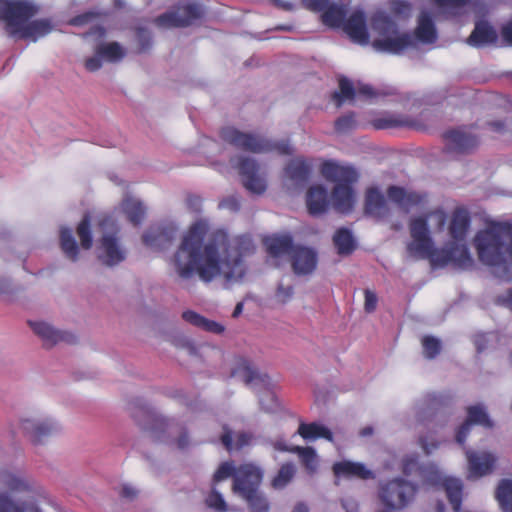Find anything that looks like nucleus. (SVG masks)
<instances>
[{
    "instance_id": "obj_61",
    "label": "nucleus",
    "mask_w": 512,
    "mask_h": 512,
    "mask_svg": "<svg viewBox=\"0 0 512 512\" xmlns=\"http://www.w3.org/2000/svg\"><path fill=\"white\" fill-rule=\"evenodd\" d=\"M291 512H309V509H308V506L305 503L299 502V503L294 505V507H293Z\"/></svg>"
},
{
    "instance_id": "obj_14",
    "label": "nucleus",
    "mask_w": 512,
    "mask_h": 512,
    "mask_svg": "<svg viewBox=\"0 0 512 512\" xmlns=\"http://www.w3.org/2000/svg\"><path fill=\"white\" fill-rule=\"evenodd\" d=\"M232 164L238 169L241 182L246 190L252 194L260 195L267 189V177L265 171L249 157L233 160Z\"/></svg>"
},
{
    "instance_id": "obj_59",
    "label": "nucleus",
    "mask_w": 512,
    "mask_h": 512,
    "mask_svg": "<svg viewBox=\"0 0 512 512\" xmlns=\"http://www.w3.org/2000/svg\"><path fill=\"white\" fill-rule=\"evenodd\" d=\"M394 10L397 14H407L410 12V7L408 4L404 2H396L394 6Z\"/></svg>"
},
{
    "instance_id": "obj_43",
    "label": "nucleus",
    "mask_w": 512,
    "mask_h": 512,
    "mask_svg": "<svg viewBox=\"0 0 512 512\" xmlns=\"http://www.w3.org/2000/svg\"><path fill=\"white\" fill-rule=\"evenodd\" d=\"M295 474V467L292 464L283 465L278 471L277 475L272 481V486L275 489L284 488L293 478Z\"/></svg>"
},
{
    "instance_id": "obj_20",
    "label": "nucleus",
    "mask_w": 512,
    "mask_h": 512,
    "mask_svg": "<svg viewBox=\"0 0 512 512\" xmlns=\"http://www.w3.org/2000/svg\"><path fill=\"white\" fill-rule=\"evenodd\" d=\"M308 175V166L304 160L297 158L286 166L284 169L282 182L285 188L293 190L302 185Z\"/></svg>"
},
{
    "instance_id": "obj_50",
    "label": "nucleus",
    "mask_w": 512,
    "mask_h": 512,
    "mask_svg": "<svg viewBox=\"0 0 512 512\" xmlns=\"http://www.w3.org/2000/svg\"><path fill=\"white\" fill-rule=\"evenodd\" d=\"M434 3L443 9H454L465 5L469 0H433Z\"/></svg>"
},
{
    "instance_id": "obj_4",
    "label": "nucleus",
    "mask_w": 512,
    "mask_h": 512,
    "mask_svg": "<svg viewBox=\"0 0 512 512\" xmlns=\"http://www.w3.org/2000/svg\"><path fill=\"white\" fill-rule=\"evenodd\" d=\"M39 11L33 0H0V22L15 39L36 42L55 29L50 18H35Z\"/></svg>"
},
{
    "instance_id": "obj_60",
    "label": "nucleus",
    "mask_w": 512,
    "mask_h": 512,
    "mask_svg": "<svg viewBox=\"0 0 512 512\" xmlns=\"http://www.w3.org/2000/svg\"><path fill=\"white\" fill-rule=\"evenodd\" d=\"M91 18V15L87 14V15H82V16H79L75 19L72 20V24L73 25H82L86 22H88V20Z\"/></svg>"
},
{
    "instance_id": "obj_48",
    "label": "nucleus",
    "mask_w": 512,
    "mask_h": 512,
    "mask_svg": "<svg viewBox=\"0 0 512 512\" xmlns=\"http://www.w3.org/2000/svg\"><path fill=\"white\" fill-rule=\"evenodd\" d=\"M0 512H39L37 509L31 508L27 511H21L7 495L0 494Z\"/></svg>"
},
{
    "instance_id": "obj_18",
    "label": "nucleus",
    "mask_w": 512,
    "mask_h": 512,
    "mask_svg": "<svg viewBox=\"0 0 512 512\" xmlns=\"http://www.w3.org/2000/svg\"><path fill=\"white\" fill-rule=\"evenodd\" d=\"M337 481L340 479H370L374 478L373 472L360 462L342 460L332 466Z\"/></svg>"
},
{
    "instance_id": "obj_35",
    "label": "nucleus",
    "mask_w": 512,
    "mask_h": 512,
    "mask_svg": "<svg viewBox=\"0 0 512 512\" xmlns=\"http://www.w3.org/2000/svg\"><path fill=\"white\" fill-rule=\"evenodd\" d=\"M388 198L389 201L395 203L406 211L421 201V197L418 194L408 192L403 188L396 186H392L388 189Z\"/></svg>"
},
{
    "instance_id": "obj_38",
    "label": "nucleus",
    "mask_w": 512,
    "mask_h": 512,
    "mask_svg": "<svg viewBox=\"0 0 512 512\" xmlns=\"http://www.w3.org/2000/svg\"><path fill=\"white\" fill-rule=\"evenodd\" d=\"M298 434L307 441H314L318 438H325L332 441L331 431L320 423H301L298 428Z\"/></svg>"
},
{
    "instance_id": "obj_17",
    "label": "nucleus",
    "mask_w": 512,
    "mask_h": 512,
    "mask_svg": "<svg viewBox=\"0 0 512 512\" xmlns=\"http://www.w3.org/2000/svg\"><path fill=\"white\" fill-rule=\"evenodd\" d=\"M320 172L326 180L334 182L335 185L352 184L358 179V174L353 167L332 160L323 162Z\"/></svg>"
},
{
    "instance_id": "obj_7",
    "label": "nucleus",
    "mask_w": 512,
    "mask_h": 512,
    "mask_svg": "<svg viewBox=\"0 0 512 512\" xmlns=\"http://www.w3.org/2000/svg\"><path fill=\"white\" fill-rule=\"evenodd\" d=\"M349 1L341 0L340 5L330 6L322 16L323 22L331 27L342 28L353 42L365 45L369 42V34L364 13L354 10L348 15L346 6Z\"/></svg>"
},
{
    "instance_id": "obj_5",
    "label": "nucleus",
    "mask_w": 512,
    "mask_h": 512,
    "mask_svg": "<svg viewBox=\"0 0 512 512\" xmlns=\"http://www.w3.org/2000/svg\"><path fill=\"white\" fill-rule=\"evenodd\" d=\"M93 227L102 234L96 246L100 262L107 266H115L124 261L127 250L117 236L119 228L110 216L90 217L86 215L77 226L80 246L85 250L92 247Z\"/></svg>"
},
{
    "instance_id": "obj_42",
    "label": "nucleus",
    "mask_w": 512,
    "mask_h": 512,
    "mask_svg": "<svg viewBox=\"0 0 512 512\" xmlns=\"http://www.w3.org/2000/svg\"><path fill=\"white\" fill-rule=\"evenodd\" d=\"M250 440L251 436L247 433H238L236 435V439L233 440L231 432L227 430H225V432L221 436V441L228 450L239 449L244 445L249 444Z\"/></svg>"
},
{
    "instance_id": "obj_45",
    "label": "nucleus",
    "mask_w": 512,
    "mask_h": 512,
    "mask_svg": "<svg viewBox=\"0 0 512 512\" xmlns=\"http://www.w3.org/2000/svg\"><path fill=\"white\" fill-rule=\"evenodd\" d=\"M423 352L427 358L435 357L441 349L440 341L434 337L426 336L422 339Z\"/></svg>"
},
{
    "instance_id": "obj_57",
    "label": "nucleus",
    "mask_w": 512,
    "mask_h": 512,
    "mask_svg": "<svg viewBox=\"0 0 512 512\" xmlns=\"http://www.w3.org/2000/svg\"><path fill=\"white\" fill-rule=\"evenodd\" d=\"M502 35L504 40L512 45V21L503 28Z\"/></svg>"
},
{
    "instance_id": "obj_16",
    "label": "nucleus",
    "mask_w": 512,
    "mask_h": 512,
    "mask_svg": "<svg viewBox=\"0 0 512 512\" xmlns=\"http://www.w3.org/2000/svg\"><path fill=\"white\" fill-rule=\"evenodd\" d=\"M201 15L200 6L196 3L185 2L156 19L158 26L163 28L182 27L190 25Z\"/></svg>"
},
{
    "instance_id": "obj_37",
    "label": "nucleus",
    "mask_w": 512,
    "mask_h": 512,
    "mask_svg": "<svg viewBox=\"0 0 512 512\" xmlns=\"http://www.w3.org/2000/svg\"><path fill=\"white\" fill-rule=\"evenodd\" d=\"M182 317L186 322L195 327L201 328L202 330L215 334H220L224 331V327L220 323L209 320L194 311H185L183 312Z\"/></svg>"
},
{
    "instance_id": "obj_52",
    "label": "nucleus",
    "mask_w": 512,
    "mask_h": 512,
    "mask_svg": "<svg viewBox=\"0 0 512 512\" xmlns=\"http://www.w3.org/2000/svg\"><path fill=\"white\" fill-rule=\"evenodd\" d=\"M354 125V117L349 115V116H344L340 119H338V121L336 122V127L339 131H346L350 128H352Z\"/></svg>"
},
{
    "instance_id": "obj_9",
    "label": "nucleus",
    "mask_w": 512,
    "mask_h": 512,
    "mask_svg": "<svg viewBox=\"0 0 512 512\" xmlns=\"http://www.w3.org/2000/svg\"><path fill=\"white\" fill-rule=\"evenodd\" d=\"M373 33V47L382 52L400 53L413 45L412 38L407 34H400L396 23L384 13H377L371 25Z\"/></svg>"
},
{
    "instance_id": "obj_33",
    "label": "nucleus",
    "mask_w": 512,
    "mask_h": 512,
    "mask_svg": "<svg viewBox=\"0 0 512 512\" xmlns=\"http://www.w3.org/2000/svg\"><path fill=\"white\" fill-rule=\"evenodd\" d=\"M446 142L451 150L465 151L475 146L477 140L465 130H453L446 134Z\"/></svg>"
},
{
    "instance_id": "obj_28",
    "label": "nucleus",
    "mask_w": 512,
    "mask_h": 512,
    "mask_svg": "<svg viewBox=\"0 0 512 512\" xmlns=\"http://www.w3.org/2000/svg\"><path fill=\"white\" fill-rule=\"evenodd\" d=\"M117 211L125 214L131 223L137 225L144 218L146 208L138 198L127 194L121 201Z\"/></svg>"
},
{
    "instance_id": "obj_13",
    "label": "nucleus",
    "mask_w": 512,
    "mask_h": 512,
    "mask_svg": "<svg viewBox=\"0 0 512 512\" xmlns=\"http://www.w3.org/2000/svg\"><path fill=\"white\" fill-rule=\"evenodd\" d=\"M415 493L414 485L400 479H394L381 486L379 497L387 507L400 510L412 502Z\"/></svg>"
},
{
    "instance_id": "obj_49",
    "label": "nucleus",
    "mask_w": 512,
    "mask_h": 512,
    "mask_svg": "<svg viewBox=\"0 0 512 512\" xmlns=\"http://www.w3.org/2000/svg\"><path fill=\"white\" fill-rule=\"evenodd\" d=\"M377 296L374 292L370 290L365 291V302H364V308L365 311L368 313L373 312L376 309L377 306Z\"/></svg>"
},
{
    "instance_id": "obj_36",
    "label": "nucleus",
    "mask_w": 512,
    "mask_h": 512,
    "mask_svg": "<svg viewBox=\"0 0 512 512\" xmlns=\"http://www.w3.org/2000/svg\"><path fill=\"white\" fill-rule=\"evenodd\" d=\"M469 228V217L464 210H456L449 227L451 241L462 242L466 239Z\"/></svg>"
},
{
    "instance_id": "obj_12",
    "label": "nucleus",
    "mask_w": 512,
    "mask_h": 512,
    "mask_svg": "<svg viewBox=\"0 0 512 512\" xmlns=\"http://www.w3.org/2000/svg\"><path fill=\"white\" fill-rule=\"evenodd\" d=\"M19 429L34 443L60 432L61 425L53 417L29 415L20 418Z\"/></svg>"
},
{
    "instance_id": "obj_47",
    "label": "nucleus",
    "mask_w": 512,
    "mask_h": 512,
    "mask_svg": "<svg viewBox=\"0 0 512 512\" xmlns=\"http://www.w3.org/2000/svg\"><path fill=\"white\" fill-rule=\"evenodd\" d=\"M240 467L241 466H239L237 469H235L233 467V465L229 462H225V463L221 464L214 474V477H213L214 484L229 478L231 475H233L235 477V474Z\"/></svg>"
},
{
    "instance_id": "obj_40",
    "label": "nucleus",
    "mask_w": 512,
    "mask_h": 512,
    "mask_svg": "<svg viewBox=\"0 0 512 512\" xmlns=\"http://www.w3.org/2000/svg\"><path fill=\"white\" fill-rule=\"evenodd\" d=\"M496 499L504 512H512V478H505L499 482Z\"/></svg>"
},
{
    "instance_id": "obj_3",
    "label": "nucleus",
    "mask_w": 512,
    "mask_h": 512,
    "mask_svg": "<svg viewBox=\"0 0 512 512\" xmlns=\"http://www.w3.org/2000/svg\"><path fill=\"white\" fill-rule=\"evenodd\" d=\"M479 260L491 267L501 279L512 278V226L506 222H488L473 239Z\"/></svg>"
},
{
    "instance_id": "obj_39",
    "label": "nucleus",
    "mask_w": 512,
    "mask_h": 512,
    "mask_svg": "<svg viewBox=\"0 0 512 512\" xmlns=\"http://www.w3.org/2000/svg\"><path fill=\"white\" fill-rule=\"evenodd\" d=\"M60 247L64 255L72 261H76L79 256V247L73 236V232L68 227H61L59 231Z\"/></svg>"
},
{
    "instance_id": "obj_64",
    "label": "nucleus",
    "mask_w": 512,
    "mask_h": 512,
    "mask_svg": "<svg viewBox=\"0 0 512 512\" xmlns=\"http://www.w3.org/2000/svg\"><path fill=\"white\" fill-rule=\"evenodd\" d=\"M242 309H243V304L238 303L233 311V317L239 316L242 312Z\"/></svg>"
},
{
    "instance_id": "obj_31",
    "label": "nucleus",
    "mask_w": 512,
    "mask_h": 512,
    "mask_svg": "<svg viewBox=\"0 0 512 512\" xmlns=\"http://www.w3.org/2000/svg\"><path fill=\"white\" fill-rule=\"evenodd\" d=\"M232 374L246 384H254L256 381H263V376L260 375L257 368L245 358L236 359Z\"/></svg>"
},
{
    "instance_id": "obj_32",
    "label": "nucleus",
    "mask_w": 512,
    "mask_h": 512,
    "mask_svg": "<svg viewBox=\"0 0 512 512\" xmlns=\"http://www.w3.org/2000/svg\"><path fill=\"white\" fill-rule=\"evenodd\" d=\"M415 36L422 43H433L436 40L437 32L434 22L426 11H422L418 17Z\"/></svg>"
},
{
    "instance_id": "obj_23",
    "label": "nucleus",
    "mask_w": 512,
    "mask_h": 512,
    "mask_svg": "<svg viewBox=\"0 0 512 512\" xmlns=\"http://www.w3.org/2000/svg\"><path fill=\"white\" fill-rule=\"evenodd\" d=\"M29 325L33 332L39 336L46 345H54L61 341L69 342L72 340V335L56 329L47 322L30 321Z\"/></svg>"
},
{
    "instance_id": "obj_24",
    "label": "nucleus",
    "mask_w": 512,
    "mask_h": 512,
    "mask_svg": "<svg viewBox=\"0 0 512 512\" xmlns=\"http://www.w3.org/2000/svg\"><path fill=\"white\" fill-rule=\"evenodd\" d=\"M330 201L323 185H312L306 194V205L310 214L320 215L327 211Z\"/></svg>"
},
{
    "instance_id": "obj_54",
    "label": "nucleus",
    "mask_w": 512,
    "mask_h": 512,
    "mask_svg": "<svg viewBox=\"0 0 512 512\" xmlns=\"http://www.w3.org/2000/svg\"><path fill=\"white\" fill-rule=\"evenodd\" d=\"M327 2L328 0H303V3L307 8L316 11L322 10L326 6Z\"/></svg>"
},
{
    "instance_id": "obj_30",
    "label": "nucleus",
    "mask_w": 512,
    "mask_h": 512,
    "mask_svg": "<svg viewBox=\"0 0 512 512\" xmlns=\"http://www.w3.org/2000/svg\"><path fill=\"white\" fill-rule=\"evenodd\" d=\"M275 448L281 451H291L297 453L299 458L305 467V469L309 473H315L319 466V460L316 451L311 447H299L295 446L291 449H288L282 443H276Z\"/></svg>"
},
{
    "instance_id": "obj_51",
    "label": "nucleus",
    "mask_w": 512,
    "mask_h": 512,
    "mask_svg": "<svg viewBox=\"0 0 512 512\" xmlns=\"http://www.w3.org/2000/svg\"><path fill=\"white\" fill-rule=\"evenodd\" d=\"M341 504L346 512H359L358 502L351 496L344 497Z\"/></svg>"
},
{
    "instance_id": "obj_19",
    "label": "nucleus",
    "mask_w": 512,
    "mask_h": 512,
    "mask_svg": "<svg viewBox=\"0 0 512 512\" xmlns=\"http://www.w3.org/2000/svg\"><path fill=\"white\" fill-rule=\"evenodd\" d=\"M291 263L295 274L307 275L315 270L317 255L310 248L296 246L292 251Z\"/></svg>"
},
{
    "instance_id": "obj_11",
    "label": "nucleus",
    "mask_w": 512,
    "mask_h": 512,
    "mask_svg": "<svg viewBox=\"0 0 512 512\" xmlns=\"http://www.w3.org/2000/svg\"><path fill=\"white\" fill-rule=\"evenodd\" d=\"M222 138L238 148L251 152H265L270 150H277L280 154H291L293 152L288 142L274 143L272 145L267 140L240 132L232 127L223 129Z\"/></svg>"
},
{
    "instance_id": "obj_22",
    "label": "nucleus",
    "mask_w": 512,
    "mask_h": 512,
    "mask_svg": "<svg viewBox=\"0 0 512 512\" xmlns=\"http://www.w3.org/2000/svg\"><path fill=\"white\" fill-rule=\"evenodd\" d=\"M175 236V230L168 227L155 226L149 228L143 235V242L154 250H164L169 247Z\"/></svg>"
},
{
    "instance_id": "obj_58",
    "label": "nucleus",
    "mask_w": 512,
    "mask_h": 512,
    "mask_svg": "<svg viewBox=\"0 0 512 512\" xmlns=\"http://www.w3.org/2000/svg\"><path fill=\"white\" fill-rule=\"evenodd\" d=\"M221 206L225 207V208H228V209H231V210H236L239 207V203H238V200L236 198L232 197V198L224 200L221 203Z\"/></svg>"
},
{
    "instance_id": "obj_15",
    "label": "nucleus",
    "mask_w": 512,
    "mask_h": 512,
    "mask_svg": "<svg viewBox=\"0 0 512 512\" xmlns=\"http://www.w3.org/2000/svg\"><path fill=\"white\" fill-rule=\"evenodd\" d=\"M467 460V478L479 479L491 474L496 468L498 456L487 450H465Z\"/></svg>"
},
{
    "instance_id": "obj_8",
    "label": "nucleus",
    "mask_w": 512,
    "mask_h": 512,
    "mask_svg": "<svg viewBox=\"0 0 512 512\" xmlns=\"http://www.w3.org/2000/svg\"><path fill=\"white\" fill-rule=\"evenodd\" d=\"M262 471L253 464H243L235 474L233 492L243 498L250 512H268L267 498L258 491L262 480Z\"/></svg>"
},
{
    "instance_id": "obj_34",
    "label": "nucleus",
    "mask_w": 512,
    "mask_h": 512,
    "mask_svg": "<svg viewBox=\"0 0 512 512\" xmlns=\"http://www.w3.org/2000/svg\"><path fill=\"white\" fill-rule=\"evenodd\" d=\"M497 40L496 31L486 22H478L474 31L468 38L471 46H483L492 44Z\"/></svg>"
},
{
    "instance_id": "obj_63",
    "label": "nucleus",
    "mask_w": 512,
    "mask_h": 512,
    "mask_svg": "<svg viewBox=\"0 0 512 512\" xmlns=\"http://www.w3.org/2000/svg\"><path fill=\"white\" fill-rule=\"evenodd\" d=\"M123 494L127 497H132L135 494V491L132 487H123Z\"/></svg>"
},
{
    "instance_id": "obj_2",
    "label": "nucleus",
    "mask_w": 512,
    "mask_h": 512,
    "mask_svg": "<svg viewBox=\"0 0 512 512\" xmlns=\"http://www.w3.org/2000/svg\"><path fill=\"white\" fill-rule=\"evenodd\" d=\"M427 221L434 229L442 230L446 222V214L443 210L438 209L429 213L425 218L416 217L411 220V240L407 245L408 254L416 259L428 258L434 266L450 264L461 269L470 268L474 261L466 241H450L443 250L434 249Z\"/></svg>"
},
{
    "instance_id": "obj_44",
    "label": "nucleus",
    "mask_w": 512,
    "mask_h": 512,
    "mask_svg": "<svg viewBox=\"0 0 512 512\" xmlns=\"http://www.w3.org/2000/svg\"><path fill=\"white\" fill-rule=\"evenodd\" d=\"M293 296V287L289 284L280 282L271 298L272 304L275 306H282L288 303Z\"/></svg>"
},
{
    "instance_id": "obj_21",
    "label": "nucleus",
    "mask_w": 512,
    "mask_h": 512,
    "mask_svg": "<svg viewBox=\"0 0 512 512\" xmlns=\"http://www.w3.org/2000/svg\"><path fill=\"white\" fill-rule=\"evenodd\" d=\"M468 419L459 428L456 434L457 443L463 445L466 439V435L469 433L472 423L482 425L484 427H491L492 422L482 405H475L468 408Z\"/></svg>"
},
{
    "instance_id": "obj_6",
    "label": "nucleus",
    "mask_w": 512,
    "mask_h": 512,
    "mask_svg": "<svg viewBox=\"0 0 512 512\" xmlns=\"http://www.w3.org/2000/svg\"><path fill=\"white\" fill-rule=\"evenodd\" d=\"M402 470L407 476L419 472L423 485L443 488L453 509L455 512H459L463 489L462 481L459 478L446 476L435 465L419 467L416 455H409L403 459Z\"/></svg>"
},
{
    "instance_id": "obj_25",
    "label": "nucleus",
    "mask_w": 512,
    "mask_h": 512,
    "mask_svg": "<svg viewBox=\"0 0 512 512\" xmlns=\"http://www.w3.org/2000/svg\"><path fill=\"white\" fill-rule=\"evenodd\" d=\"M333 207L342 213L349 212L355 204V195L351 184L335 185L331 195Z\"/></svg>"
},
{
    "instance_id": "obj_29",
    "label": "nucleus",
    "mask_w": 512,
    "mask_h": 512,
    "mask_svg": "<svg viewBox=\"0 0 512 512\" xmlns=\"http://www.w3.org/2000/svg\"><path fill=\"white\" fill-rule=\"evenodd\" d=\"M388 202L376 188H369L366 192L365 211L367 214L375 217H381L387 214Z\"/></svg>"
},
{
    "instance_id": "obj_55",
    "label": "nucleus",
    "mask_w": 512,
    "mask_h": 512,
    "mask_svg": "<svg viewBox=\"0 0 512 512\" xmlns=\"http://www.w3.org/2000/svg\"><path fill=\"white\" fill-rule=\"evenodd\" d=\"M420 445L426 454H431L438 447V443L431 441L429 442L426 438L421 437Z\"/></svg>"
},
{
    "instance_id": "obj_26",
    "label": "nucleus",
    "mask_w": 512,
    "mask_h": 512,
    "mask_svg": "<svg viewBox=\"0 0 512 512\" xmlns=\"http://www.w3.org/2000/svg\"><path fill=\"white\" fill-rule=\"evenodd\" d=\"M372 88L368 85H359L357 88L353 84L343 78L339 81V92L335 93L334 99L337 106H341L347 101H352L356 95H362L365 97L372 96Z\"/></svg>"
},
{
    "instance_id": "obj_46",
    "label": "nucleus",
    "mask_w": 512,
    "mask_h": 512,
    "mask_svg": "<svg viewBox=\"0 0 512 512\" xmlns=\"http://www.w3.org/2000/svg\"><path fill=\"white\" fill-rule=\"evenodd\" d=\"M206 504L209 508H212L219 512H225L227 510V504L221 494L213 489L206 498Z\"/></svg>"
},
{
    "instance_id": "obj_10",
    "label": "nucleus",
    "mask_w": 512,
    "mask_h": 512,
    "mask_svg": "<svg viewBox=\"0 0 512 512\" xmlns=\"http://www.w3.org/2000/svg\"><path fill=\"white\" fill-rule=\"evenodd\" d=\"M93 40V55L86 58L85 68L90 72L99 70L104 63H118L126 54V48L116 41L105 39V30L101 27L93 28L87 35Z\"/></svg>"
},
{
    "instance_id": "obj_1",
    "label": "nucleus",
    "mask_w": 512,
    "mask_h": 512,
    "mask_svg": "<svg viewBox=\"0 0 512 512\" xmlns=\"http://www.w3.org/2000/svg\"><path fill=\"white\" fill-rule=\"evenodd\" d=\"M252 250L249 236H229L223 230L209 233L207 223L198 221L182 234L171 264L182 279L197 275L201 281L209 283L221 277L233 284L244 278V257Z\"/></svg>"
},
{
    "instance_id": "obj_56",
    "label": "nucleus",
    "mask_w": 512,
    "mask_h": 512,
    "mask_svg": "<svg viewBox=\"0 0 512 512\" xmlns=\"http://www.w3.org/2000/svg\"><path fill=\"white\" fill-rule=\"evenodd\" d=\"M266 397L269 401V404L265 405L263 399H261V405L265 410L272 412L277 407V400H276L275 396L270 392L266 393Z\"/></svg>"
},
{
    "instance_id": "obj_53",
    "label": "nucleus",
    "mask_w": 512,
    "mask_h": 512,
    "mask_svg": "<svg viewBox=\"0 0 512 512\" xmlns=\"http://www.w3.org/2000/svg\"><path fill=\"white\" fill-rule=\"evenodd\" d=\"M8 485L12 491L25 490L28 488V483L20 477H12Z\"/></svg>"
},
{
    "instance_id": "obj_41",
    "label": "nucleus",
    "mask_w": 512,
    "mask_h": 512,
    "mask_svg": "<svg viewBox=\"0 0 512 512\" xmlns=\"http://www.w3.org/2000/svg\"><path fill=\"white\" fill-rule=\"evenodd\" d=\"M334 245L337 249L338 254L348 255L355 248V241L353 235L348 229H338L333 237Z\"/></svg>"
},
{
    "instance_id": "obj_62",
    "label": "nucleus",
    "mask_w": 512,
    "mask_h": 512,
    "mask_svg": "<svg viewBox=\"0 0 512 512\" xmlns=\"http://www.w3.org/2000/svg\"><path fill=\"white\" fill-rule=\"evenodd\" d=\"M502 301L505 305L512 309V291L507 294V296L502 298Z\"/></svg>"
},
{
    "instance_id": "obj_27",
    "label": "nucleus",
    "mask_w": 512,
    "mask_h": 512,
    "mask_svg": "<svg viewBox=\"0 0 512 512\" xmlns=\"http://www.w3.org/2000/svg\"><path fill=\"white\" fill-rule=\"evenodd\" d=\"M264 244L271 257L282 258L286 255L292 256L294 246L289 235H273L265 238Z\"/></svg>"
}]
</instances>
